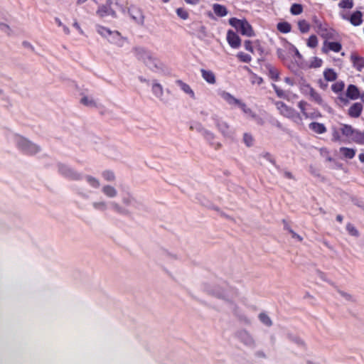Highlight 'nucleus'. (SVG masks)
I'll use <instances>...</instances> for the list:
<instances>
[{
    "label": "nucleus",
    "instance_id": "f257e3e1",
    "mask_svg": "<svg viewBox=\"0 0 364 364\" xmlns=\"http://www.w3.org/2000/svg\"><path fill=\"white\" fill-rule=\"evenodd\" d=\"M134 56L141 61L147 68L154 72L162 71L164 63L158 59L149 50L141 47H134L132 50Z\"/></svg>",
    "mask_w": 364,
    "mask_h": 364
},
{
    "label": "nucleus",
    "instance_id": "f03ea898",
    "mask_svg": "<svg viewBox=\"0 0 364 364\" xmlns=\"http://www.w3.org/2000/svg\"><path fill=\"white\" fill-rule=\"evenodd\" d=\"M205 291L208 294L228 303L233 302L238 296L237 289L226 283L212 286L208 285L205 287Z\"/></svg>",
    "mask_w": 364,
    "mask_h": 364
},
{
    "label": "nucleus",
    "instance_id": "7ed1b4c3",
    "mask_svg": "<svg viewBox=\"0 0 364 364\" xmlns=\"http://www.w3.org/2000/svg\"><path fill=\"white\" fill-rule=\"evenodd\" d=\"M108 205L115 213L127 215L129 214V211L124 207H122L119 203L116 201L107 202L104 199H100L92 203V207L97 211L105 212L108 209Z\"/></svg>",
    "mask_w": 364,
    "mask_h": 364
},
{
    "label": "nucleus",
    "instance_id": "20e7f679",
    "mask_svg": "<svg viewBox=\"0 0 364 364\" xmlns=\"http://www.w3.org/2000/svg\"><path fill=\"white\" fill-rule=\"evenodd\" d=\"M14 142L18 149L27 155H34L41 151L38 145L20 135L14 136Z\"/></svg>",
    "mask_w": 364,
    "mask_h": 364
},
{
    "label": "nucleus",
    "instance_id": "39448f33",
    "mask_svg": "<svg viewBox=\"0 0 364 364\" xmlns=\"http://www.w3.org/2000/svg\"><path fill=\"white\" fill-rule=\"evenodd\" d=\"M229 23L243 36L248 37L255 36L252 26L245 18H231L229 19Z\"/></svg>",
    "mask_w": 364,
    "mask_h": 364
},
{
    "label": "nucleus",
    "instance_id": "423d86ee",
    "mask_svg": "<svg viewBox=\"0 0 364 364\" xmlns=\"http://www.w3.org/2000/svg\"><path fill=\"white\" fill-rule=\"evenodd\" d=\"M215 125L218 131L226 138L232 139L235 135L234 130L230 127V124L218 116L212 117Z\"/></svg>",
    "mask_w": 364,
    "mask_h": 364
},
{
    "label": "nucleus",
    "instance_id": "0eeeda50",
    "mask_svg": "<svg viewBox=\"0 0 364 364\" xmlns=\"http://www.w3.org/2000/svg\"><path fill=\"white\" fill-rule=\"evenodd\" d=\"M301 92L306 96H309V99L319 105H323L324 101L321 95L316 92L309 84L303 83L301 85Z\"/></svg>",
    "mask_w": 364,
    "mask_h": 364
},
{
    "label": "nucleus",
    "instance_id": "6e6552de",
    "mask_svg": "<svg viewBox=\"0 0 364 364\" xmlns=\"http://www.w3.org/2000/svg\"><path fill=\"white\" fill-rule=\"evenodd\" d=\"M58 172L64 177L73 180L80 181L82 179V175L69 166L63 164H59L58 165Z\"/></svg>",
    "mask_w": 364,
    "mask_h": 364
},
{
    "label": "nucleus",
    "instance_id": "1a4fd4ad",
    "mask_svg": "<svg viewBox=\"0 0 364 364\" xmlns=\"http://www.w3.org/2000/svg\"><path fill=\"white\" fill-rule=\"evenodd\" d=\"M275 105L280 114L283 116L292 119L295 122L301 121L299 114L296 112L294 109L288 107L282 102H277Z\"/></svg>",
    "mask_w": 364,
    "mask_h": 364
},
{
    "label": "nucleus",
    "instance_id": "9d476101",
    "mask_svg": "<svg viewBox=\"0 0 364 364\" xmlns=\"http://www.w3.org/2000/svg\"><path fill=\"white\" fill-rule=\"evenodd\" d=\"M238 339L246 346L253 348L256 343L252 335L246 330H241L237 333Z\"/></svg>",
    "mask_w": 364,
    "mask_h": 364
},
{
    "label": "nucleus",
    "instance_id": "9b49d317",
    "mask_svg": "<svg viewBox=\"0 0 364 364\" xmlns=\"http://www.w3.org/2000/svg\"><path fill=\"white\" fill-rule=\"evenodd\" d=\"M218 95L223 100H225L231 107H240V105L243 102L240 100L235 97L230 92L225 90L219 91Z\"/></svg>",
    "mask_w": 364,
    "mask_h": 364
},
{
    "label": "nucleus",
    "instance_id": "f8f14e48",
    "mask_svg": "<svg viewBox=\"0 0 364 364\" xmlns=\"http://www.w3.org/2000/svg\"><path fill=\"white\" fill-rule=\"evenodd\" d=\"M129 14L130 17L133 19V21L139 24V25H143L144 21V16L142 14L141 10L135 6H131L129 9Z\"/></svg>",
    "mask_w": 364,
    "mask_h": 364
},
{
    "label": "nucleus",
    "instance_id": "ddd939ff",
    "mask_svg": "<svg viewBox=\"0 0 364 364\" xmlns=\"http://www.w3.org/2000/svg\"><path fill=\"white\" fill-rule=\"evenodd\" d=\"M96 14L100 18H104L108 16H111L114 18L117 17L116 12L111 9L109 5L99 6Z\"/></svg>",
    "mask_w": 364,
    "mask_h": 364
},
{
    "label": "nucleus",
    "instance_id": "4468645a",
    "mask_svg": "<svg viewBox=\"0 0 364 364\" xmlns=\"http://www.w3.org/2000/svg\"><path fill=\"white\" fill-rule=\"evenodd\" d=\"M227 41L232 48H237L241 44V40L238 35L231 30L227 33Z\"/></svg>",
    "mask_w": 364,
    "mask_h": 364
},
{
    "label": "nucleus",
    "instance_id": "2eb2a0df",
    "mask_svg": "<svg viewBox=\"0 0 364 364\" xmlns=\"http://www.w3.org/2000/svg\"><path fill=\"white\" fill-rule=\"evenodd\" d=\"M350 58L353 67L358 71H361L363 68H364V58L360 56L356 53H351Z\"/></svg>",
    "mask_w": 364,
    "mask_h": 364
},
{
    "label": "nucleus",
    "instance_id": "dca6fc26",
    "mask_svg": "<svg viewBox=\"0 0 364 364\" xmlns=\"http://www.w3.org/2000/svg\"><path fill=\"white\" fill-rule=\"evenodd\" d=\"M341 48L342 46L340 43L325 41L322 48V52L327 53L328 50H332L335 53H338Z\"/></svg>",
    "mask_w": 364,
    "mask_h": 364
},
{
    "label": "nucleus",
    "instance_id": "f3484780",
    "mask_svg": "<svg viewBox=\"0 0 364 364\" xmlns=\"http://www.w3.org/2000/svg\"><path fill=\"white\" fill-rule=\"evenodd\" d=\"M122 203L125 207H135L137 204L136 200L129 192L122 194Z\"/></svg>",
    "mask_w": 364,
    "mask_h": 364
},
{
    "label": "nucleus",
    "instance_id": "a211bd4d",
    "mask_svg": "<svg viewBox=\"0 0 364 364\" xmlns=\"http://www.w3.org/2000/svg\"><path fill=\"white\" fill-rule=\"evenodd\" d=\"M243 113L247 115V117L255 119L258 124H262V120L261 118L257 116V114L249 108L245 103L242 102L240 107Z\"/></svg>",
    "mask_w": 364,
    "mask_h": 364
},
{
    "label": "nucleus",
    "instance_id": "6ab92c4d",
    "mask_svg": "<svg viewBox=\"0 0 364 364\" xmlns=\"http://www.w3.org/2000/svg\"><path fill=\"white\" fill-rule=\"evenodd\" d=\"M101 191L108 198H114L118 195L116 188L108 184L102 186Z\"/></svg>",
    "mask_w": 364,
    "mask_h": 364
},
{
    "label": "nucleus",
    "instance_id": "aec40b11",
    "mask_svg": "<svg viewBox=\"0 0 364 364\" xmlns=\"http://www.w3.org/2000/svg\"><path fill=\"white\" fill-rule=\"evenodd\" d=\"M176 84L181 88V90L186 94L188 95L189 97L194 100L196 98L195 93L193 90L191 89L189 85L183 82L181 80H177L176 81Z\"/></svg>",
    "mask_w": 364,
    "mask_h": 364
},
{
    "label": "nucleus",
    "instance_id": "412c9836",
    "mask_svg": "<svg viewBox=\"0 0 364 364\" xmlns=\"http://www.w3.org/2000/svg\"><path fill=\"white\" fill-rule=\"evenodd\" d=\"M202 77L208 83L213 85L215 83V75L214 73L209 70L201 69L200 70Z\"/></svg>",
    "mask_w": 364,
    "mask_h": 364
},
{
    "label": "nucleus",
    "instance_id": "4be33fe9",
    "mask_svg": "<svg viewBox=\"0 0 364 364\" xmlns=\"http://www.w3.org/2000/svg\"><path fill=\"white\" fill-rule=\"evenodd\" d=\"M363 14L360 11L353 12L349 17L350 23L354 26H358L363 23Z\"/></svg>",
    "mask_w": 364,
    "mask_h": 364
},
{
    "label": "nucleus",
    "instance_id": "5701e85b",
    "mask_svg": "<svg viewBox=\"0 0 364 364\" xmlns=\"http://www.w3.org/2000/svg\"><path fill=\"white\" fill-rule=\"evenodd\" d=\"M322 38L326 39H332L334 38V30L325 25L319 31L317 32Z\"/></svg>",
    "mask_w": 364,
    "mask_h": 364
},
{
    "label": "nucleus",
    "instance_id": "b1692460",
    "mask_svg": "<svg viewBox=\"0 0 364 364\" xmlns=\"http://www.w3.org/2000/svg\"><path fill=\"white\" fill-rule=\"evenodd\" d=\"M363 110V106L360 103H354L348 109V114L352 117H358Z\"/></svg>",
    "mask_w": 364,
    "mask_h": 364
},
{
    "label": "nucleus",
    "instance_id": "393cba45",
    "mask_svg": "<svg viewBox=\"0 0 364 364\" xmlns=\"http://www.w3.org/2000/svg\"><path fill=\"white\" fill-rule=\"evenodd\" d=\"M82 178H84L87 183L94 189H98L101 186L100 180L92 176L86 175L82 177Z\"/></svg>",
    "mask_w": 364,
    "mask_h": 364
},
{
    "label": "nucleus",
    "instance_id": "a878e982",
    "mask_svg": "<svg viewBox=\"0 0 364 364\" xmlns=\"http://www.w3.org/2000/svg\"><path fill=\"white\" fill-rule=\"evenodd\" d=\"M346 95L351 100H356L360 97L358 87L354 85H350L348 87Z\"/></svg>",
    "mask_w": 364,
    "mask_h": 364
},
{
    "label": "nucleus",
    "instance_id": "bb28decb",
    "mask_svg": "<svg viewBox=\"0 0 364 364\" xmlns=\"http://www.w3.org/2000/svg\"><path fill=\"white\" fill-rule=\"evenodd\" d=\"M151 91L154 95L160 100L164 95V89L162 85L156 81L152 84Z\"/></svg>",
    "mask_w": 364,
    "mask_h": 364
},
{
    "label": "nucleus",
    "instance_id": "cd10ccee",
    "mask_svg": "<svg viewBox=\"0 0 364 364\" xmlns=\"http://www.w3.org/2000/svg\"><path fill=\"white\" fill-rule=\"evenodd\" d=\"M310 129L317 134H323L326 132V128L323 124L318 122H311L309 125Z\"/></svg>",
    "mask_w": 364,
    "mask_h": 364
},
{
    "label": "nucleus",
    "instance_id": "c85d7f7f",
    "mask_svg": "<svg viewBox=\"0 0 364 364\" xmlns=\"http://www.w3.org/2000/svg\"><path fill=\"white\" fill-rule=\"evenodd\" d=\"M350 139L358 144H364V132L355 129Z\"/></svg>",
    "mask_w": 364,
    "mask_h": 364
},
{
    "label": "nucleus",
    "instance_id": "c756f323",
    "mask_svg": "<svg viewBox=\"0 0 364 364\" xmlns=\"http://www.w3.org/2000/svg\"><path fill=\"white\" fill-rule=\"evenodd\" d=\"M214 13L220 17H223L228 14V10L225 6L215 4L213 6Z\"/></svg>",
    "mask_w": 364,
    "mask_h": 364
},
{
    "label": "nucleus",
    "instance_id": "7c9ffc66",
    "mask_svg": "<svg viewBox=\"0 0 364 364\" xmlns=\"http://www.w3.org/2000/svg\"><path fill=\"white\" fill-rule=\"evenodd\" d=\"M278 31L282 33H288L291 30V26L287 21L279 22L277 25Z\"/></svg>",
    "mask_w": 364,
    "mask_h": 364
},
{
    "label": "nucleus",
    "instance_id": "2f4dec72",
    "mask_svg": "<svg viewBox=\"0 0 364 364\" xmlns=\"http://www.w3.org/2000/svg\"><path fill=\"white\" fill-rule=\"evenodd\" d=\"M97 31L100 35H101L102 36L105 37V38L108 37L109 36H110L112 34H114L116 36H119V33L117 31L112 32L109 29H108L104 26H97Z\"/></svg>",
    "mask_w": 364,
    "mask_h": 364
},
{
    "label": "nucleus",
    "instance_id": "473e14b6",
    "mask_svg": "<svg viewBox=\"0 0 364 364\" xmlns=\"http://www.w3.org/2000/svg\"><path fill=\"white\" fill-rule=\"evenodd\" d=\"M299 30L302 33H306L310 30V24L307 22V21L302 19L299 20L297 23Z\"/></svg>",
    "mask_w": 364,
    "mask_h": 364
},
{
    "label": "nucleus",
    "instance_id": "72a5a7b5",
    "mask_svg": "<svg viewBox=\"0 0 364 364\" xmlns=\"http://www.w3.org/2000/svg\"><path fill=\"white\" fill-rule=\"evenodd\" d=\"M323 77L326 81H334L337 78V74L333 69H326L323 72Z\"/></svg>",
    "mask_w": 364,
    "mask_h": 364
},
{
    "label": "nucleus",
    "instance_id": "f704fd0d",
    "mask_svg": "<svg viewBox=\"0 0 364 364\" xmlns=\"http://www.w3.org/2000/svg\"><path fill=\"white\" fill-rule=\"evenodd\" d=\"M354 130L355 129L350 125L341 124V132L344 136L349 139L351 137Z\"/></svg>",
    "mask_w": 364,
    "mask_h": 364
},
{
    "label": "nucleus",
    "instance_id": "c9c22d12",
    "mask_svg": "<svg viewBox=\"0 0 364 364\" xmlns=\"http://www.w3.org/2000/svg\"><path fill=\"white\" fill-rule=\"evenodd\" d=\"M340 152L348 159H353L355 155V151L353 149L341 147Z\"/></svg>",
    "mask_w": 364,
    "mask_h": 364
},
{
    "label": "nucleus",
    "instance_id": "e433bc0d",
    "mask_svg": "<svg viewBox=\"0 0 364 364\" xmlns=\"http://www.w3.org/2000/svg\"><path fill=\"white\" fill-rule=\"evenodd\" d=\"M312 23L316 32L319 31L325 25H327L316 16L312 17Z\"/></svg>",
    "mask_w": 364,
    "mask_h": 364
},
{
    "label": "nucleus",
    "instance_id": "4c0bfd02",
    "mask_svg": "<svg viewBox=\"0 0 364 364\" xmlns=\"http://www.w3.org/2000/svg\"><path fill=\"white\" fill-rule=\"evenodd\" d=\"M267 69L269 77L275 81H277L279 78V73L278 70L271 65L268 66Z\"/></svg>",
    "mask_w": 364,
    "mask_h": 364
},
{
    "label": "nucleus",
    "instance_id": "58836bf2",
    "mask_svg": "<svg viewBox=\"0 0 364 364\" xmlns=\"http://www.w3.org/2000/svg\"><path fill=\"white\" fill-rule=\"evenodd\" d=\"M102 178L108 182H112L115 180V175L113 171L109 170L104 171L102 173Z\"/></svg>",
    "mask_w": 364,
    "mask_h": 364
},
{
    "label": "nucleus",
    "instance_id": "ea45409f",
    "mask_svg": "<svg viewBox=\"0 0 364 364\" xmlns=\"http://www.w3.org/2000/svg\"><path fill=\"white\" fill-rule=\"evenodd\" d=\"M290 12L292 15H299L303 12V6L299 4H294L291 6Z\"/></svg>",
    "mask_w": 364,
    "mask_h": 364
},
{
    "label": "nucleus",
    "instance_id": "a19ab883",
    "mask_svg": "<svg viewBox=\"0 0 364 364\" xmlns=\"http://www.w3.org/2000/svg\"><path fill=\"white\" fill-rule=\"evenodd\" d=\"M308 106V103L305 101H300L298 103V107L300 109L302 114L306 117V118H309L310 117V115L309 114V113L306 112V107Z\"/></svg>",
    "mask_w": 364,
    "mask_h": 364
},
{
    "label": "nucleus",
    "instance_id": "79ce46f5",
    "mask_svg": "<svg viewBox=\"0 0 364 364\" xmlns=\"http://www.w3.org/2000/svg\"><path fill=\"white\" fill-rule=\"evenodd\" d=\"M353 5V0H341L338 4V6L341 9H352Z\"/></svg>",
    "mask_w": 364,
    "mask_h": 364
},
{
    "label": "nucleus",
    "instance_id": "37998d69",
    "mask_svg": "<svg viewBox=\"0 0 364 364\" xmlns=\"http://www.w3.org/2000/svg\"><path fill=\"white\" fill-rule=\"evenodd\" d=\"M344 86L345 85L343 81H338L332 85L331 89L334 92L338 93L343 90Z\"/></svg>",
    "mask_w": 364,
    "mask_h": 364
},
{
    "label": "nucleus",
    "instance_id": "c03bdc74",
    "mask_svg": "<svg viewBox=\"0 0 364 364\" xmlns=\"http://www.w3.org/2000/svg\"><path fill=\"white\" fill-rule=\"evenodd\" d=\"M243 141L247 146L250 147L253 146L254 138L251 134L245 133L243 135Z\"/></svg>",
    "mask_w": 364,
    "mask_h": 364
},
{
    "label": "nucleus",
    "instance_id": "a18cd8bd",
    "mask_svg": "<svg viewBox=\"0 0 364 364\" xmlns=\"http://www.w3.org/2000/svg\"><path fill=\"white\" fill-rule=\"evenodd\" d=\"M323 61L321 58L317 57H314L311 60L309 67L312 68H320L322 65Z\"/></svg>",
    "mask_w": 364,
    "mask_h": 364
},
{
    "label": "nucleus",
    "instance_id": "49530a36",
    "mask_svg": "<svg viewBox=\"0 0 364 364\" xmlns=\"http://www.w3.org/2000/svg\"><path fill=\"white\" fill-rule=\"evenodd\" d=\"M318 38L315 35H311L307 41V46L309 48H314L318 46Z\"/></svg>",
    "mask_w": 364,
    "mask_h": 364
},
{
    "label": "nucleus",
    "instance_id": "de8ad7c7",
    "mask_svg": "<svg viewBox=\"0 0 364 364\" xmlns=\"http://www.w3.org/2000/svg\"><path fill=\"white\" fill-rule=\"evenodd\" d=\"M259 318L262 323L267 326H270L272 325V321L270 318L264 313H261L259 315Z\"/></svg>",
    "mask_w": 364,
    "mask_h": 364
},
{
    "label": "nucleus",
    "instance_id": "09e8293b",
    "mask_svg": "<svg viewBox=\"0 0 364 364\" xmlns=\"http://www.w3.org/2000/svg\"><path fill=\"white\" fill-rule=\"evenodd\" d=\"M237 57L240 61L244 63H250L252 60V58L249 54L245 53L243 52L238 53L237 54Z\"/></svg>",
    "mask_w": 364,
    "mask_h": 364
},
{
    "label": "nucleus",
    "instance_id": "8fccbe9b",
    "mask_svg": "<svg viewBox=\"0 0 364 364\" xmlns=\"http://www.w3.org/2000/svg\"><path fill=\"white\" fill-rule=\"evenodd\" d=\"M81 103L88 107H94L96 105L95 100L90 97H84L81 99Z\"/></svg>",
    "mask_w": 364,
    "mask_h": 364
},
{
    "label": "nucleus",
    "instance_id": "3c124183",
    "mask_svg": "<svg viewBox=\"0 0 364 364\" xmlns=\"http://www.w3.org/2000/svg\"><path fill=\"white\" fill-rule=\"evenodd\" d=\"M346 230L348 232V233L353 236L358 237L359 235L358 231L351 223L347 224Z\"/></svg>",
    "mask_w": 364,
    "mask_h": 364
},
{
    "label": "nucleus",
    "instance_id": "603ef678",
    "mask_svg": "<svg viewBox=\"0 0 364 364\" xmlns=\"http://www.w3.org/2000/svg\"><path fill=\"white\" fill-rule=\"evenodd\" d=\"M176 13L178 14V16L181 18L182 19H187L188 18V12L182 9V8H178L176 10Z\"/></svg>",
    "mask_w": 364,
    "mask_h": 364
},
{
    "label": "nucleus",
    "instance_id": "864d4df0",
    "mask_svg": "<svg viewBox=\"0 0 364 364\" xmlns=\"http://www.w3.org/2000/svg\"><path fill=\"white\" fill-rule=\"evenodd\" d=\"M251 82L252 84L261 85L263 82V79L255 74H252L251 76Z\"/></svg>",
    "mask_w": 364,
    "mask_h": 364
},
{
    "label": "nucleus",
    "instance_id": "5fc2aeb1",
    "mask_svg": "<svg viewBox=\"0 0 364 364\" xmlns=\"http://www.w3.org/2000/svg\"><path fill=\"white\" fill-rule=\"evenodd\" d=\"M272 87L274 90L276 94L279 97H284V92L281 90L279 87H278L276 85L272 84Z\"/></svg>",
    "mask_w": 364,
    "mask_h": 364
},
{
    "label": "nucleus",
    "instance_id": "6e6d98bb",
    "mask_svg": "<svg viewBox=\"0 0 364 364\" xmlns=\"http://www.w3.org/2000/svg\"><path fill=\"white\" fill-rule=\"evenodd\" d=\"M338 293L346 300L350 301H354L353 297L350 294H348L346 292L342 291H339Z\"/></svg>",
    "mask_w": 364,
    "mask_h": 364
},
{
    "label": "nucleus",
    "instance_id": "4d7b16f0",
    "mask_svg": "<svg viewBox=\"0 0 364 364\" xmlns=\"http://www.w3.org/2000/svg\"><path fill=\"white\" fill-rule=\"evenodd\" d=\"M244 46L247 50H248L251 53H253L254 49H253V46H252V43L250 41H249V40L245 41L244 43Z\"/></svg>",
    "mask_w": 364,
    "mask_h": 364
},
{
    "label": "nucleus",
    "instance_id": "13d9d810",
    "mask_svg": "<svg viewBox=\"0 0 364 364\" xmlns=\"http://www.w3.org/2000/svg\"><path fill=\"white\" fill-rule=\"evenodd\" d=\"M287 229L289 231V232L291 234V237L293 238H295L296 240H298L299 241H302L303 238L299 235L298 234H296L294 230H292L291 229L289 228H287Z\"/></svg>",
    "mask_w": 364,
    "mask_h": 364
},
{
    "label": "nucleus",
    "instance_id": "bf43d9fd",
    "mask_svg": "<svg viewBox=\"0 0 364 364\" xmlns=\"http://www.w3.org/2000/svg\"><path fill=\"white\" fill-rule=\"evenodd\" d=\"M205 136L208 141H211L214 139V134L212 132H210L208 131H205L204 132Z\"/></svg>",
    "mask_w": 364,
    "mask_h": 364
},
{
    "label": "nucleus",
    "instance_id": "052dcab7",
    "mask_svg": "<svg viewBox=\"0 0 364 364\" xmlns=\"http://www.w3.org/2000/svg\"><path fill=\"white\" fill-rule=\"evenodd\" d=\"M263 157L265 158L267 160L269 161L271 163L274 164V161L272 158L271 155L269 153H265L263 155Z\"/></svg>",
    "mask_w": 364,
    "mask_h": 364
},
{
    "label": "nucleus",
    "instance_id": "680f3d73",
    "mask_svg": "<svg viewBox=\"0 0 364 364\" xmlns=\"http://www.w3.org/2000/svg\"><path fill=\"white\" fill-rule=\"evenodd\" d=\"M283 176L285 177V178H289V179H292L293 178V175L291 172L289 171H284L283 172Z\"/></svg>",
    "mask_w": 364,
    "mask_h": 364
},
{
    "label": "nucleus",
    "instance_id": "e2e57ef3",
    "mask_svg": "<svg viewBox=\"0 0 364 364\" xmlns=\"http://www.w3.org/2000/svg\"><path fill=\"white\" fill-rule=\"evenodd\" d=\"M73 27H75L79 31L80 33H83L82 28H80L79 23L77 21H75L73 23Z\"/></svg>",
    "mask_w": 364,
    "mask_h": 364
},
{
    "label": "nucleus",
    "instance_id": "0e129e2a",
    "mask_svg": "<svg viewBox=\"0 0 364 364\" xmlns=\"http://www.w3.org/2000/svg\"><path fill=\"white\" fill-rule=\"evenodd\" d=\"M284 82L291 86L294 85V80L291 78L288 77L284 78Z\"/></svg>",
    "mask_w": 364,
    "mask_h": 364
},
{
    "label": "nucleus",
    "instance_id": "69168bd1",
    "mask_svg": "<svg viewBox=\"0 0 364 364\" xmlns=\"http://www.w3.org/2000/svg\"><path fill=\"white\" fill-rule=\"evenodd\" d=\"M185 1L191 5H196L199 3V0H185Z\"/></svg>",
    "mask_w": 364,
    "mask_h": 364
},
{
    "label": "nucleus",
    "instance_id": "338daca9",
    "mask_svg": "<svg viewBox=\"0 0 364 364\" xmlns=\"http://www.w3.org/2000/svg\"><path fill=\"white\" fill-rule=\"evenodd\" d=\"M340 16L343 19V20H346V21H349V16L343 12H341L339 14Z\"/></svg>",
    "mask_w": 364,
    "mask_h": 364
},
{
    "label": "nucleus",
    "instance_id": "774afa93",
    "mask_svg": "<svg viewBox=\"0 0 364 364\" xmlns=\"http://www.w3.org/2000/svg\"><path fill=\"white\" fill-rule=\"evenodd\" d=\"M333 139L335 141H337V140H339L340 139V136H339V134L337 131H334L333 134Z\"/></svg>",
    "mask_w": 364,
    "mask_h": 364
}]
</instances>
